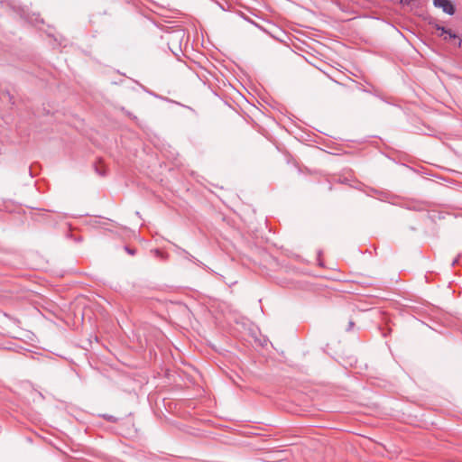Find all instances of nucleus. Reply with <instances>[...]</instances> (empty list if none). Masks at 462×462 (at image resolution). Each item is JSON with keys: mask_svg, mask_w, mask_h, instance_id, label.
Instances as JSON below:
<instances>
[{"mask_svg": "<svg viewBox=\"0 0 462 462\" xmlns=\"http://www.w3.org/2000/svg\"><path fill=\"white\" fill-rule=\"evenodd\" d=\"M433 4L436 7L442 8L448 14L452 15L455 13V7L449 0H433Z\"/></svg>", "mask_w": 462, "mask_h": 462, "instance_id": "f257e3e1", "label": "nucleus"}, {"mask_svg": "<svg viewBox=\"0 0 462 462\" xmlns=\"http://www.w3.org/2000/svg\"><path fill=\"white\" fill-rule=\"evenodd\" d=\"M330 355H337L338 353L337 349H332L328 347V344L326 346L325 349Z\"/></svg>", "mask_w": 462, "mask_h": 462, "instance_id": "7ed1b4c3", "label": "nucleus"}, {"mask_svg": "<svg viewBox=\"0 0 462 462\" xmlns=\"http://www.w3.org/2000/svg\"><path fill=\"white\" fill-rule=\"evenodd\" d=\"M355 326V322L353 320H349L347 327L346 328V331H350Z\"/></svg>", "mask_w": 462, "mask_h": 462, "instance_id": "20e7f679", "label": "nucleus"}, {"mask_svg": "<svg viewBox=\"0 0 462 462\" xmlns=\"http://www.w3.org/2000/svg\"><path fill=\"white\" fill-rule=\"evenodd\" d=\"M457 260H454L453 263H452V265H455L457 263Z\"/></svg>", "mask_w": 462, "mask_h": 462, "instance_id": "423d86ee", "label": "nucleus"}, {"mask_svg": "<svg viewBox=\"0 0 462 462\" xmlns=\"http://www.w3.org/2000/svg\"><path fill=\"white\" fill-rule=\"evenodd\" d=\"M436 30L437 31H440L441 32V34L440 35H443L445 34L444 36V40H448V39H457L458 38L457 34L453 33L451 32V30L449 29H446L445 27L443 26H440V25H436Z\"/></svg>", "mask_w": 462, "mask_h": 462, "instance_id": "f03ea898", "label": "nucleus"}, {"mask_svg": "<svg viewBox=\"0 0 462 462\" xmlns=\"http://www.w3.org/2000/svg\"><path fill=\"white\" fill-rule=\"evenodd\" d=\"M458 46L461 47L462 46V40H459L458 42Z\"/></svg>", "mask_w": 462, "mask_h": 462, "instance_id": "39448f33", "label": "nucleus"}]
</instances>
